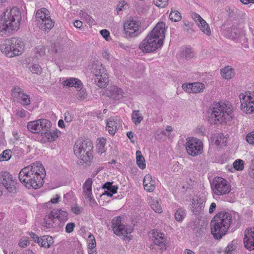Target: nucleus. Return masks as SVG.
Here are the masks:
<instances>
[{
    "label": "nucleus",
    "instance_id": "obj_1",
    "mask_svg": "<svg viewBox=\"0 0 254 254\" xmlns=\"http://www.w3.org/2000/svg\"><path fill=\"white\" fill-rule=\"evenodd\" d=\"M46 171L40 162H36L22 168L18 174L19 180L28 189H37L44 184Z\"/></svg>",
    "mask_w": 254,
    "mask_h": 254
},
{
    "label": "nucleus",
    "instance_id": "obj_2",
    "mask_svg": "<svg viewBox=\"0 0 254 254\" xmlns=\"http://www.w3.org/2000/svg\"><path fill=\"white\" fill-rule=\"evenodd\" d=\"M165 26L164 22H158L141 42L139 48L143 53L153 52L163 45L166 32Z\"/></svg>",
    "mask_w": 254,
    "mask_h": 254
},
{
    "label": "nucleus",
    "instance_id": "obj_3",
    "mask_svg": "<svg viewBox=\"0 0 254 254\" xmlns=\"http://www.w3.org/2000/svg\"><path fill=\"white\" fill-rule=\"evenodd\" d=\"M231 107L223 102L212 104L208 112L209 122L216 125L230 121L234 117Z\"/></svg>",
    "mask_w": 254,
    "mask_h": 254
},
{
    "label": "nucleus",
    "instance_id": "obj_4",
    "mask_svg": "<svg viewBox=\"0 0 254 254\" xmlns=\"http://www.w3.org/2000/svg\"><path fill=\"white\" fill-rule=\"evenodd\" d=\"M21 19V13L17 7H13L4 12L0 16V36H3L7 31L17 30Z\"/></svg>",
    "mask_w": 254,
    "mask_h": 254
},
{
    "label": "nucleus",
    "instance_id": "obj_5",
    "mask_svg": "<svg viewBox=\"0 0 254 254\" xmlns=\"http://www.w3.org/2000/svg\"><path fill=\"white\" fill-rule=\"evenodd\" d=\"M232 224L231 214L226 212L218 213L211 221V232L216 239H221L226 234Z\"/></svg>",
    "mask_w": 254,
    "mask_h": 254
},
{
    "label": "nucleus",
    "instance_id": "obj_6",
    "mask_svg": "<svg viewBox=\"0 0 254 254\" xmlns=\"http://www.w3.org/2000/svg\"><path fill=\"white\" fill-rule=\"evenodd\" d=\"M93 146L90 140H77L73 147L74 153L79 159L78 165H90L93 158Z\"/></svg>",
    "mask_w": 254,
    "mask_h": 254
},
{
    "label": "nucleus",
    "instance_id": "obj_7",
    "mask_svg": "<svg viewBox=\"0 0 254 254\" xmlns=\"http://www.w3.org/2000/svg\"><path fill=\"white\" fill-rule=\"evenodd\" d=\"M23 46V43L20 39L12 38L5 41L2 50H3L7 56L13 57L22 54Z\"/></svg>",
    "mask_w": 254,
    "mask_h": 254
},
{
    "label": "nucleus",
    "instance_id": "obj_8",
    "mask_svg": "<svg viewBox=\"0 0 254 254\" xmlns=\"http://www.w3.org/2000/svg\"><path fill=\"white\" fill-rule=\"evenodd\" d=\"M49 13L48 9L42 8L38 9L35 15L39 28L45 32H49L54 26L55 22L51 19Z\"/></svg>",
    "mask_w": 254,
    "mask_h": 254
},
{
    "label": "nucleus",
    "instance_id": "obj_9",
    "mask_svg": "<svg viewBox=\"0 0 254 254\" xmlns=\"http://www.w3.org/2000/svg\"><path fill=\"white\" fill-rule=\"evenodd\" d=\"M211 188L213 194L217 196L228 194L231 190L229 183L222 177L215 178L211 184Z\"/></svg>",
    "mask_w": 254,
    "mask_h": 254
},
{
    "label": "nucleus",
    "instance_id": "obj_10",
    "mask_svg": "<svg viewBox=\"0 0 254 254\" xmlns=\"http://www.w3.org/2000/svg\"><path fill=\"white\" fill-rule=\"evenodd\" d=\"M92 72L95 77L94 81L96 85L100 88L106 87L108 82V76L106 70L102 64H96L93 65Z\"/></svg>",
    "mask_w": 254,
    "mask_h": 254
},
{
    "label": "nucleus",
    "instance_id": "obj_11",
    "mask_svg": "<svg viewBox=\"0 0 254 254\" xmlns=\"http://www.w3.org/2000/svg\"><path fill=\"white\" fill-rule=\"evenodd\" d=\"M186 140L185 146L189 155L194 157L202 153L203 143L200 139L192 137H188Z\"/></svg>",
    "mask_w": 254,
    "mask_h": 254
},
{
    "label": "nucleus",
    "instance_id": "obj_12",
    "mask_svg": "<svg viewBox=\"0 0 254 254\" xmlns=\"http://www.w3.org/2000/svg\"><path fill=\"white\" fill-rule=\"evenodd\" d=\"M0 184L5 187L10 193H15L16 191V181L13 179L12 176L8 172L4 171L0 173ZM2 192L0 190V196Z\"/></svg>",
    "mask_w": 254,
    "mask_h": 254
},
{
    "label": "nucleus",
    "instance_id": "obj_13",
    "mask_svg": "<svg viewBox=\"0 0 254 254\" xmlns=\"http://www.w3.org/2000/svg\"><path fill=\"white\" fill-rule=\"evenodd\" d=\"M121 217L118 216L113 219L112 221V228L114 233L117 235H124L127 236L128 234H130L132 232L133 228L125 229L124 225L122 224Z\"/></svg>",
    "mask_w": 254,
    "mask_h": 254
},
{
    "label": "nucleus",
    "instance_id": "obj_14",
    "mask_svg": "<svg viewBox=\"0 0 254 254\" xmlns=\"http://www.w3.org/2000/svg\"><path fill=\"white\" fill-rule=\"evenodd\" d=\"M139 22L135 20H130L124 23V30L126 35L130 37L137 36L139 33Z\"/></svg>",
    "mask_w": 254,
    "mask_h": 254
},
{
    "label": "nucleus",
    "instance_id": "obj_15",
    "mask_svg": "<svg viewBox=\"0 0 254 254\" xmlns=\"http://www.w3.org/2000/svg\"><path fill=\"white\" fill-rule=\"evenodd\" d=\"M205 199L203 197L197 196L191 200V211L195 215H200L204 208Z\"/></svg>",
    "mask_w": 254,
    "mask_h": 254
},
{
    "label": "nucleus",
    "instance_id": "obj_16",
    "mask_svg": "<svg viewBox=\"0 0 254 254\" xmlns=\"http://www.w3.org/2000/svg\"><path fill=\"white\" fill-rule=\"evenodd\" d=\"M123 90L116 86H111L108 87L105 91V95L113 100H119L124 97Z\"/></svg>",
    "mask_w": 254,
    "mask_h": 254
},
{
    "label": "nucleus",
    "instance_id": "obj_17",
    "mask_svg": "<svg viewBox=\"0 0 254 254\" xmlns=\"http://www.w3.org/2000/svg\"><path fill=\"white\" fill-rule=\"evenodd\" d=\"M57 219L54 210L48 212L44 218L43 226L47 229L56 227L57 226Z\"/></svg>",
    "mask_w": 254,
    "mask_h": 254
},
{
    "label": "nucleus",
    "instance_id": "obj_18",
    "mask_svg": "<svg viewBox=\"0 0 254 254\" xmlns=\"http://www.w3.org/2000/svg\"><path fill=\"white\" fill-rule=\"evenodd\" d=\"M244 243L245 247L250 251L254 250V228L245 231Z\"/></svg>",
    "mask_w": 254,
    "mask_h": 254
},
{
    "label": "nucleus",
    "instance_id": "obj_19",
    "mask_svg": "<svg viewBox=\"0 0 254 254\" xmlns=\"http://www.w3.org/2000/svg\"><path fill=\"white\" fill-rule=\"evenodd\" d=\"M192 17L199 27L200 30L204 34L207 35H210L211 34V31L208 24L199 15L194 13L192 14Z\"/></svg>",
    "mask_w": 254,
    "mask_h": 254
},
{
    "label": "nucleus",
    "instance_id": "obj_20",
    "mask_svg": "<svg viewBox=\"0 0 254 254\" xmlns=\"http://www.w3.org/2000/svg\"><path fill=\"white\" fill-rule=\"evenodd\" d=\"M60 131L58 130L51 131H44L41 133V142L42 143H46L47 142H51L54 141L59 136Z\"/></svg>",
    "mask_w": 254,
    "mask_h": 254
},
{
    "label": "nucleus",
    "instance_id": "obj_21",
    "mask_svg": "<svg viewBox=\"0 0 254 254\" xmlns=\"http://www.w3.org/2000/svg\"><path fill=\"white\" fill-rule=\"evenodd\" d=\"M121 122L116 117H110L107 122L106 129L111 135H114L118 128V126L120 125Z\"/></svg>",
    "mask_w": 254,
    "mask_h": 254
},
{
    "label": "nucleus",
    "instance_id": "obj_22",
    "mask_svg": "<svg viewBox=\"0 0 254 254\" xmlns=\"http://www.w3.org/2000/svg\"><path fill=\"white\" fill-rule=\"evenodd\" d=\"M64 86L67 87H75L77 90L80 91L82 89L83 84L82 82L78 79L75 78H69L63 82Z\"/></svg>",
    "mask_w": 254,
    "mask_h": 254
},
{
    "label": "nucleus",
    "instance_id": "obj_23",
    "mask_svg": "<svg viewBox=\"0 0 254 254\" xmlns=\"http://www.w3.org/2000/svg\"><path fill=\"white\" fill-rule=\"evenodd\" d=\"M112 184V182H107L103 185L102 188L105 190L103 194L107 195L109 197H112L114 194L117 192L118 187L117 186H113Z\"/></svg>",
    "mask_w": 254,
    "mask_h": 254
},
{
    "label": "nucleus",
    "instance_id": "obj_24",
    "mask_svg": "<svg viewBox=\"0 0 254 254\" xmlns=\"http://www.w3.org/2000/svg\"><path fill=\"white\" fill-rule=\"evenodd\" d=\"M143 185L144 189L148 192H152L155 190V182L149 175H147L145 176L143 179Z\"/></svg>",
    "mask_w": 254,
    "mask_h": 254
},
{
    "label": "nucleus",
    "instance_id": "obj_25",
    "mask_svg": "<svg viewBox=\"0 0 254 254\" xmlns=\"http://www.w3.org/2000/svg\"><path fill=\"white\" fill-rule=\"evenodd\" d=\"M220 74L223 78L226 79H230L235 75V72L234 68L231 66H226L220 70Z\"/></svg>",
    "mask_w": 254,
    "mask_h": 254
},
{
    "label": "nucleus",
    "instance_id": "obj_26",
    "mask_svg": "<svg viewBox=\"0 0 254 254\" xmlns=\"http://www.w3.org/2000/svg\"><path fill=\"white\" fill-rule=\"evenodd\" d=\"M92 180L91 178L87 179L82 186L83 192L85 197L90 196L92 195Z\"/></svg>",
    "mask_w": 254,
    "mask_h": 254
},
{
    "label": "nucleus",
    "instance_id": "obj_27",
    "mask_svg": "<svg viewBox=\"0 0 254 254\" xmlns=\"http://www.w3.org/2000/svg\"><path fill=\"white\" fill-rule=\"evenodd\" d=\"M54 243L53 238L48 235L43 236L40 238L38 244L45 248H49Z\"/></svg>",
    "mask_w": 254,
    "mask_h": 254
},
{
    "label": "nucleus",
    "instance_id": "obj_28",
    "mask_svg": "<svg viewBox=\"0 0 254 254\" xmlns=\"http://www.w3.org/2000/svg\"><path fill=\"white\" fill-rule=\"evenodd\" d=\"M24 146V144L21 142L18 143L17 142H14L12 153L16 157H20L23 154L24 150L23 147Z\"/></svg>",
    "mask_w": 254,
    "mask_h": 254
},
{
    "label": "nucleus",
    "instance_id": "obj_29",
    "mask_svg": "<svg viewBox=\"0 0 254 254\" xmlns=\"http://www.w3.org/2000/svg\"><path fill=\"white\" fill-rule=\"evenodd\" d=\"M241 110L247 114L254 113V102L249 101L248 103H241Z\"/></svg>",
    "mask_w": 254,
    "mask_h": 254
},
{
    "label": "nucleus",
    "instance_id": "obj_30",
    "mask_svg": "<svg viewBox=\"0 0 254 254\" xmlns=\"http://www.w3.org/2000/svg\"><path fill=\"white\" fill-rule=\"evenodd\" d=\"M243 31L244 30L242 29L239 28H234L230 32L226 34V35L229 39L236 41Z\"/></svg>",
    "mask_w": 254,
    "mask_h": 254
},
{
    "label": "nucleus",
    "instance_id": "obj_31",
    "mask_svg": "<svg viewBox=\"0 0 254 254\" xmlns=\"http://www.w3.org/2000/svg\"><path fill=\"white\" fill-rule=\"evenodd\" d=\"M39 120L30 122L28 123L27 127L28 129L34 133L40 132Z\"/></svg>",
    "mask_w": 254,
    "mask_h": 254
},
{
    "label": "nucleus",
    "instance_id": "obj_32",
    "mask_svg": "<svg viewBox=\"0 0 254 254\" xmlns=\"http://www.w3.org/2000/svg\"><path fill=\"white\" fill-rule=\"evenodd\" d=\"M136 164L140 169L143 170L146 168L145 159L140 150H137L136 152Z\"/></svg>",
    "mask_w": 254,
    "mask_h": 254
},
{
    "label": "nucleus",
    "instance_id": "obj_33",
    "mask_svg": "<svg viewBox=\"0 0 254 254\" xmlns=\"http://www.w3.org/2000/svg\"><path fill=\"white\" fill-rule=\"evenodd\" d=\"M189 86H191V93H193L201 92L205 88V85L200 82L189 83Z\"/></svg>",
    "mask_w": 254,
    "mask_h": 254
},
{
    "label": "nucleus",
    "instance_id": "obj_34",
    "mask_svg": "<svg viewBox=\"0 0 254 254\" xmlns=\"http://www.w3.org/2000/svg\"><path fill=\"white\" fill-rule=\"evenodd\" d=\"M54 211L57 220L60 222H64L67 220L68 213L66 211L58 209H55Z\"/></svg>",
    "mask_w": 254,
    "mask_h": 254
},
{
    "label": "nucleus",
    "instance_id": "obj_35",
    "mask_svg": "<svg viewBox=\"0 0 254 254\" xmlns=\"http://www.w3.org/2000/svg\"><path fill=\"white\" fill-rule=\"evenodd\" d=\"M40 132L48 131L51 127V122L48 120L43 119L39 120Z\"/></svg>",
    "mask_w": 254,
    "mask_h": 254
},
{
    "label": "nucleus",
    "instance_id": "obj_36",
    "mask_svg": "<svg viewBox=\"0 0 254 254\" xmlns=\"http://www.w3.org/2000/svg\"><path fill=\"white\" fill-rule=\"evenodd\" d=\"M131 120L135 125H139L143 120V117L140 113L139 110H134L131 114Z\"/></svg>",
    "mask_w": 254,
    "mask_h": 254
},
{
    "label": "nucleus",
    "instance_id": "obj_37",
    "mask_svg": "<svg viewBox=\"0 0 254 254\" xmlns=\"http://www.w3.org/2000/svg\"><path fill=\"white\" fill-rule=\"evenodd\" d=\"M153 241L155 245L160 247L161 253L166 249L165 238H154Z\"/></svg>",
    "mask_w": 254,
    "mask_h": 254
},
{
    "label": "nucleus",
    "instance_id": "obj_38",
    "mask_svg": "<svg viewBox=\"0 0 254 254\" xmlns=\"http://www.w3.org/2000/svg\"><path fill=\"white\" fill-rule=\"evenodd\" d=\"M151 208L156 213H160L162 212V209L160 204L158 200L152 199L149 202Z\"/></svg>",
    "mask_w": 254,
    "mask_h": 254
},
{
    "label": "nucleus",
    "instance_id": "obj_39",
    "mask_svg": "<svg viewBox=\"0 0 254 254\" xmlns=\"http://www.w3.org/2000/svg\"><path fill=\"white\" fill-rule=\"evenodd\" d=\"M186 215L185 210L183 208H179L175 213V219L178 222H182Z\"/></svg>",
    "mask_w": 254,
    "mask_h": 254
},
{
    "label": "nucleus",
    "instance_id": "obj_40",
    "mask_svg": "<svg viewBox=\"0 0 254 254\" xmlns=\"http://www.w3.org/2000/svg\"><path fill=\"white\" fill-rule=\"evenodd\" d=\"M233 165L236 170L243 171L244 169V161L242 159H237L233 162Z\"/></svg>",
    "mask_w": 254,
    "mask_h": 254
},
{
    "label": "nucleus",
    "instance_id": "obj_41",
    "mask_svg": "<svg viewBox=\"0 0 254 254\" xmlns=\"http://www.w3.org/2000/svg\"><path fill=\"white\" fill-rule=\"evenodd\" d=\"M34 52L35 57L38 58V57H43L45 55V48L42 45H39L35 48Z\"/></svg>",
    "mask_w": 254,
    "mask_h": 254
},
{
    "label": "nucleus",
    "instance_id": "obj_42",
    "mask_svg": "<svg viewBox=\"0 0 254 254\" xmlns=\"http://www.w3.org/2000/svg\"><path fill=\"white\" fill-rule=\"evenodd\" d=\"M79 14L81 15V17L86 20L87 23L90 25H93L95 24V21L87 13L84 12L82 10H81L79 12Z\"/></svg>",
    "mask_w": 254,
    "mask_h": 254
},
{
    "label": "nucleus",
    "instance_id": "obj_43",
    "mask_svg": "<svg viewBox=\"0 0 254 254\" xmlns=\"http://www.w3.org/2000/svg\"><path fill=\"white\" fill-rule=\"evenodd\" d=\"M181 18V13L178 11H172L169 15V18L174 22L180 21Z\"/></svg>",
    "mask_w": 254,
    "mask_h": 254
},
{
    "label": "nucleus",
    "instance_id": "obj_44",
    "mask_svg": "<svg viewBox=\"0 0 254 254\" xmlns=\"http://www.w3.org/2000/svg\"><path fill=\"white\" fill-rule=\"evenodd\" d=\"M12 156V151L10 149H6L4 150L0 155V159L2 161L9 160Z\"/></svg>",
    "mask_w": 254,
    "mask_h": 254
},
{
    "label": "nucleus",
    "instance_id": "obj_45",
    "mask_svg": "<svg viewBox=\"0 0 254 254\" xmlns=\"http://www.w3.org/2000/svg\"><path fill=\"white\" fill-rule=\"evenodd\" d=\"M183 55L187 60L191 59L194 56L193 52L192 51V49L190 47L186 48Z\"/></svg>",
    "mask_w": 254,
    "mask_h": 254
},
{
    "label": "nucleus",
    "instance_id": "obj_46",
    "mask_svg": "<svg viewBox=\"0 0 254 254\" xmlns=\"http://www.w3.org/2000/svg\"><path fill=\"white\" fill-rule=\"evenodd\" d=\"M30 71L34 73H36L37 74H40L42 72V68L40 66L37 64H34L32 65L29 68Z\"/></svg>",
    "mask_w": 254,
    "mask_h": 254
},
{
    "label": "nucleus",
    "instance_id": "obj_47",
    "mask_svg": "<svg viewBox=\"0 0 254 254\" xmlns=\"http://www.w3.org/2000/svg\"><path fill=\"white\" fill-rule=\"evenodd\" d=\"M88 248H95L96 244V240L92 234H90L88 238Z\"/></svg>",
    "mask_w": 254,
    "mask_h": 254
},
{
    "label": "nucleus",
    "instance_id": "obj_48",
    "mask_svg": "<svg viewBox=\"0 0 254 254\" xmlns=\"http://www.w3.org/2000/svg\"><path fill=\"white\" fill-rule=\"evenodd\" d=\"M154 3L157 7L163 8L167 5L168 0H154Z\"/></svg>",
    "mask_w": 254,
    "mask_h": 254
},
{
    "label": "nucleus",
    "instance_id": "obj_49",
    "mask_svg": "<svg viewBox=\"0 0 254 254\" xmlns=\"http://www.w3.org/2000/svg\"><path fill=\"white\" fill-rule=\"evenodd\" d=\"M21 103L23 105H28L30 104V99L29 95L21 93Z\"/></svg>",
    "mask_w": 254,
    "mask_h": 254
},
{
    "label": "nucleus",
    "instance_id": "obj_50",
    "mask_svg": "<svg viewBox=\"0 0 254 254\" xmlns=\"http://www.w3.org/2000/svg\"><path fill=\"white\" fill-rule=\"evenodd\" d=\"M247 141L250 144H254V131L249 133L246 137Z\"/></svg>",
    "mask_w": 254,
    "mask_h": 254
},
{
    "label": "nucleus",
    "instance_id": "obj_51",
    "mask_svg": "<svg viewBox=\"0 0 254 254\" xmlns=\"http://www.w3.org/2000/svg\"><path fill=\"white\" fill-rule=\"evenodd\" d=\"M64 51V47L63 45L59 43H55L53 47V51L56 54H60Z\"/></svg>",
    "mask_w": 254,
    "mask_h": 254
},
{
    "label": "nucleus",
    "instance_id": "obj_52",
    "mask_svg": "<svg viewBox=\"0 0 254 254\" xmlns=\"http://www.w3.org/2000/svg\"><path fill=\"white\" fill-rule=\"evenodd\" d=\"M237 42H240L241 43H247L248 42V38H247L246 36V33L245 31H244L240 35V36L239 37L237 41H236Z\"/></svg>",
    "mask_w": 254,
    "mask_h": 254
},
{
    "label": "nucleus",
    "instance_id": "obj_53",
    "mask_svg": "<svg viewBox=\"0 0 254 254\" xmlns=\"http://www.w3.org/2000/svg\"><path fill=\"white\" fill-rule=\"evenodd\" d=\"M236 246L233 244H229L228 245L226 250L225 254H233V252L235 250Z\"/></svg>",
    "mask_w": 254,
    "mask_h": 254
},
{
    "label": "nucleus",
    "instance_id": "obj_54",
    "mask_svg": "<svg viewBox=\"0 0 254 254\" xmlns=\"http://www.w3.org/2000/svg\"><path fill=\"white\" fill-rule=\"evenodd\" d=\"M75 224L74 223H67L65 226V231L67 233H70L73 231L75 227Z\"/></svg>",
    "mask_w": 254,
    "mask_h": 254
},
{
    "label": "nucleus",
    "instance_id": "obj_55",
    "mask_svg": "<svg viewBox=\"0 0 254 254\" xmlns=\"http://www.w3.org/2000/svg\"><path fill=\"white\" fill-rule=\"evenodd\" d=\"M193 231L197 236H199L201 235L203 232V229L201 227H199V224L198 226H196L195 227L193 228Z\"/></svg>",
    "mask_w": 254,
    "mask_h": 254
},
{
    "label": "nucleus",
    "instance_id": "obj_56",
    "mask_svg": "<svg viewBox=\"0 0 254 254\" xmlns=\"http://www.w3.org/2000/svg\"><path fill=\"white\" fill-rule=\"evenodd\" d=\"M127 2L125 1H123V2H120L119 4L117 5V12L118 14H120V12L123 10L125 5L127 4Z\"/></svg>",
    "mask_w": 254,
    "mask_h": 254
},
{
    "label": "nucleus",
    "instance_id": "obj_57",
    "mask_svg": "<svg viewBox=\"0 0 254 254\" xmlns=\"http://www.w3.org/2000/svg\"><path fill=\"white\" fill-rule=\"evenodd\" d=\"M16 115L18 117L24 118L26 116V111L23 109H21L16 111Z\"/></svg>",
    "mask_w": 254,
    "mask_h": 254
},
{
    "label": "nucleus",
    "instance_id": "obj_58",
    "mask_svg": "<svg viewBox=\"0 0 254 254\" xmlns=\"http://www.w3.org/2000/svg\"><path fill=\"white\" fill-rule=\"evenodd\" d=\"M100 34L105 40H108L110 37V32L108 30L106 29L102 30L100 31Z\"/></svg>",
    "mask_w": 254,
    "mask_h": 254
},
{
    "label": "nucleus",
    "instance_id": "obj_59",
    "mask_svg": "<svg viewBox=\"0 0 254 254\" xmlns=\"http://www.w3.org/2000/svg\"><path fill=\"white\" fill-rule=\"evenodd\" d=\"M80 207L76 204L71 207L72 212L76 215L80 214Z\"/></svg>",
    "mask_w": 254,
    "mask_h": 254
},
{
    "label": "nucleus",
    "instance_id": "obj_60",
    "mask_svg": "<svg viewBox=\"0 0 254 254\" xmlns=\"http://www.w3.org/2000/svg\"><path fill=\"white\" fill-rule=\"evenodd\" d=\"M86 199H88L90 202V205L92 207H94L97 205V203L94 198H93V194L91 196H87L85 197Z\"/></svg>",
    "mask_w": 254,
    "mask_h": 254
},
{
    "label": "nucleus",
    "instance_id": "obj_61",
    "mask_svg": "<svg viewBox=\"0 0 254 254\" xmlns=\"http://www.w3.org/2000/svg\"><path fill=\"white\" fill-rule=\"evenodd\" d=\"M73 116H71L70 113L68 112H66L65 113L64 115V121L66 123H70L72 121L73 119Z\"/></svg>",
    "mask_w": 254,
    "mask_h": 254
},
{
    "label": "nucleus",
    "instance_id": "obj_62",
    "mask_svg": "<svg viewBox=\"0 0 254 254\" xmlns=\"http://www.w3.org/2000/svg\"><path fill=\"white\" fill-rule=\"evenodd\" d=\"M29 243V242L27 240H25V239H21L20 241H19V246L20 247H22V248H24V247H26L28 244Z\"/></svg>",
    "mask_w": 254,
    "mask_h": 254
},
{
    "label": "nucleus",
    "instance_id": "obj_63",
    "mask_svg": "<svg viewBox=\"0 0 254 254\" xmlns=\"http://www.w3.org/2000/svg\"><path fill=\"white\" fill-rule=\"evenodd\" d=\"M253 166H251L249 171V175L252 178L254 179V160L252 161Z\"/></svg>",
    "mask_w": 254,
    "mask_h": 254
},
{
    "label": "nucleus",
    "instance_id": "obj_64",
    "mask_svg": "<svg viewBox=\"0 0 254 254\" xmlns=\"http://www.w3.org/2000/svg\"><path fill=\"white\" fill-rule=\"evenodd\" d=\"M86 97H87V94L84 90L80 91L78 93V99H79L80 100H84L86 98Z\"/></svg>",
    "mask_w": 254,
    "mask_h": 254
}]
</instances>
